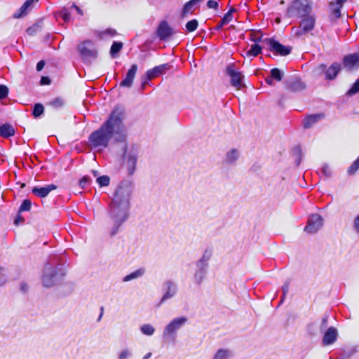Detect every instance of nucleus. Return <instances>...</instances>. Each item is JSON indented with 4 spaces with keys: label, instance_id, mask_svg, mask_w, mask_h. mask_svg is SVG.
<instances>
[{
    "label": "nucleus",
    "instance_id": "1",
    "mask_svg": "<svg viewBox=\"0 0 359 359\" xmlns=\"http://www.w3.org/2000/svg\"><path fill=\"white\" fill-rule=\"evenodd\" d=\"M124 116V109L116 106L107 119L89 135L88 142L90 147L93 149H104L109 146L112 137L116 142H126L127 134L123 123Z\"/></svg>",
    "mask_w": 359,
    "mask_h": 359
},
{
    "label": "nucleus",
    "instance_id": "2",
    "mask_svg": "<svg viewBox=\"0 0 359 359\" xmlns=\"http://www.w3.org/2000/svg\"><path fill=\"white\" fill-rule=\"evenodd\" d=\"M132 192V183L125 181L119 184L114 193L108 210L110 220L109 233L111 237L115 236L121 231L123 224L129 217Z\"/></svg>",
    "mask_w": 359,
    "mask_h": 359
},
{
    "label": "nucleus",
    "instance_id": "3",
    "mask_svg": "<svg viewBox=\"0 0 359 359\" xmlns=\"http://www.w3.org/2000/svg\"><path fill=\"white\" fill-rule=\"evenodd\" d=\"M66 275L64 264L57 257H53L44 265L41 281L45 287H51L60 283Z\"/></svg>",
    "mask_w": 359,
    "mask_h": 359
},
{
    "label": "nucleus",
    "instance_id": "4",
    "mask_svg": "<svg viewBox=\"0 0 359 359\" xmlns=\"http://www.w3.org/2000/svg\"><path fill=\"white\" fill-rule=\"evenodd\" d=\"M140 149L137 144H125L123 147L122 161L128 175H133L136 170Z\"/></svg>",
    "mask_w": 359,
    "mask_h": 359
},
{
    "label": "nucleus",
    "instance_id": "5",
    "mask_svg": "<svg viewBox=\"0 0 359 359\" xmlns=\"http://www.w3.org/2000/svg\"><path fill=\"white\" fill-rule=\"evenodd\" d=\"M212 256V251L206 249L201 257L195 263L196 269L194 274V281L200 285L206 277L209 267V261Z\"/></svg>",
    "mask_w": 359,
    "mask_h": 359
},
{
    "label": "nucleus",
    "instance_id": "6",
    "mask_svg": "<svg viewBox=\"0 0 359 359\" xmlns=\"http://www.w3.org/2000/svg\"><path fill=\"white\" fill-rule=\"evenodd\" d=\"M311 11V0H294L287 8L286 15L289 18H304Z\"/></svg>",
    "mask_w": 359,
    "mask_h": 359
},
{
    "label": "nucleus",
    "instance_id": "7",
    "mask_svg": "<svg viewBox=\"0 0 359 359\" xmlns=\"http://www.w3.org/2000/svg\"><path fill=\"white\" fill-rule=\"evenodd\" d=\"M188 319L185 316L177 317L172 319L164 328L163 337L166 340L175 341L177 332L185 325Z\"/></svg>",
    "mask_w": 359,
    "mask_h": 359
},
{
    "label": "nucleus",
    "instance_id": "8",
    "mask_svg": "<svg viewBox=\"0 0 359 359\" xmlns=\"http://www.w3.org/2000/svg\"><path fill=\"white\" fill-rule=\"evenodd\" d=\"M78 50L82 58V60L87 63L90 62L91 60H95L97 57V50L94 43L87 40L78 46Z\"/></svg>",
    "mask_w": 359,
    "mask_h": 359
},
{
    "label": "nucleus",
    "instance_id": "9",
    "mask_svg": "<svg viewBox=\"0 0 359 359\" xmlns=\"http://www.w3.org/2000/svg\"><path fill=\"white\" fill-rule=\"evenodd\" d=\"M163 296L161 298L158 306H161L168 300L175 297L178 292L177 283L172 280H166L162 284Z\"/></svg>",
    "mask_w": 359,
    "mask_h": 359
},
{
    "label": "nucleus",
    "instance_id": "10",
    "mask_svg": "<svg viewBox=\"0 0 359 359\" xmlns=\"http://www.w3.org/2000/svg\"><path fill=\"white\" fill-rule=\"evenodd\" d=\"M264 42L268 46V50L276 55L286 56L292 51L290 46H284L274 39L266 38Z\"/></svg>",
    "mask_w": 359,
    "mask_h": 359
},
{
    "label": "nucleus",
    "instance_id": "11",
    "mask_svg": "<svg viewBox=\"0 0 359 359\" xmlns=\"http://www.w3.org/2000/svg\"><path fill=\"white\" fill-rule=\"evenodd\" d=\"M226 74L230 77V83L233 87L240 90L244 86V75L242 72L236 69L235 65L233 63L229 64L226 66Z\"/></svg>",
    "mask_w": 359,
    "mask_h": 359
},
{
    "label": "nucleus",
    "instance_id": "12",
    "mask_svg": "<svg viewBox=\"0 0 359 359\" xmlns=\"http://www.w3.org/2000/svg\"><path fill=\"white\" fill-rule=\"evenodd\" d=\"M341 69V65L339 62H334L328 68H327V65L325 64H320L317 67V70L320 74H325V78L327 80H334Z\"/></svg>",
    "mask_w": 359,
    "mask_h": 359
},
{
    "label": "nucleus",
    "instance_id": "13",
    "mask_svg": "<svg viewBox=\"0 0 359 359\" xmlns=\"http://www.w3.org/2000/svg\"><path fill=\"white\" fill-rule=\"evenodd\" d=\"M324 219L318 214H312L307 220V224L304 227V231L308 233H317L323 226Z\"/></svg>",
    "mask_w": 359,
    "mask_h": 359
},
{
    "label": "nucleus",
    "instance_id": "14",
    "mask_svg": "<svg viewBox=\"0 0 359 359\" xmlns=\"http://www.w3.org/2000/svg\"><path fill=\"white\" fill-rule=\"evenodd\" d=\"M173 30L165 20L161 21L156 29L157 36L161 41H168L173 34Z\"/></svg>",
    "mask_w": 359,
    "mask_h": 359
},
{
    "label": "nucleus",
    "instance_id": "15",
    "mask_svg": "<svg viewBox=\"0 0 359 359\" xmlns=\"http://www.w3.org/2000/svg\"><path fill=\"white\" fill-rule=\"evenodd\" d=\"M302 21L300 22L299 30L297 31V35H302L306 34L314 29L316 19L313 15L309 14L306 17L301 18Z\"/></svg>",
    "mask_w": 359,
    "mask_h": 359
},
{
    "label": "nucleus",
    "instance_id": "16",
    "mask_svg": "<svg viewBox=\"0 0 359 359\" xmlns=\"http://www.w3.org/2000/svg\"><path fill=\"white\" fill-rule=\"evenodd\" d=\"M285 89L292 92H298L304 90L305 84L299 77L290 76L285 81Z\"/></svg>",
    "mask_w": 359,
    "mask_h": 359
},
{
    "label": "nucleus",
    "instance_id": "17",
    "mask_svg": "<svg viewBox=\"0 0 359 359\" xmlns=\"http://www.w3.org/2000/svg\"><path fill=\"white\" fill-rule=\"evenodd\" d=\"M138 69V66L133 64L128 70L125 78L121 81L119 86L122 88H130L133 84V81Z\"/></svg>",
    "mask_w": 359,
    "mask_h": 359
},
{
    "label": "nucleus",
    "instance_id": "18",
    "mask_svg": "<svg viewBox=\"0 0 359 359\" xmlns=\"http://www.w3.org/2000/svg\"><path fill=\"white\" fill-rule=\"evenodd\" d=\"M342 62L344 68L348 70L359 67V53L345 55L343 57Z\"/></svg>",
    "mask_w": 359,
    "mask_h": 359
},
{
    "label": "nucleus",
    "instance_id": "19",
    "mask_svg": "<svg viewBox=\"0 0 359 359\" xmlns=\"http://www.w3.org/2000/svg\"><path fill=\"white\" fill-rule=\"evenodd\" d=\"M56 189L57 186L53 184H48L45 187L36 186L32 189V193L39 198H46L50 192L55 190Z\"/></svg>",
    "mask_w": 359,
    "mask_h": 359
},
{
    "label": "nucleus",
    "instance_id": "20",
    "mask_svg": "<svg viewBox=\"0 0 359 359\" xmlns=\"http://www.w3.org/2000/svg\"><path fill=\"white\" fill-rule=\"evenodd\" d=\"M337 337L338 332L337 328L330 327L324 334L322 343L324 346L331 345L337 341Z\"/></svg>",
    "mask_w": 359,
    "mask_h": 359
},
{
    "label": "nucleus",
    "instance_id": "21",
    "mask_svg": "<svg viewBox=\"0 0 359 359\" xmlns=\"http://www.w3.org/2000/svg\"><path fill=\"white\" fill-rule=\"evenodd\" d=\"M203 0H189L183 6L180 16L182 18H186L189 14L194 13V11L199 7L200 3Z\"/></svg>",
    "mask_w": 359,
    "mask_h": 359
},
{
    "label": "nucleus",
    "instance_id": "22",
    "mask_svg": "<svg viewBox=\"0 0 359 359\" xmlns=\"http://www.w3.org/2000/svg\"><path fill=\"white\" fill-rule=\"evenodd\" d=\"M240 151L237 149H231L229 150L224 158V163L228 165H235L240 158Z\"/></svg>",
    "mask_w": 359,
    "mask_h": 359
},
{
    "label": "nucleus",
    "instance_id": "23",
    "mask_svg": "<svg viewBox=\"0 0 359 359\" xmlns=\"http://www.w3.org/2000/svg\"><path fill=\"white\" fill-rule=\"evenodd\" d=\"M168 64L156 66L146 72L147 80H151L154 78L162 74L168 69Z\"/></svg>",
    "mask_w": 359,
    "mask_h": 359
},
{
    "label": "nucleus",
    "instance_id": "24",
    "mask_svg": "<svg viewBox=\"0 0 359 359\" xmlns=\"http://www.w3.org/2000/svg\"><path fill=\"white\" fill-rule=\"evenodd\" d=\"M324 117L323 114H316L307 116L303 121L304 128H309Z\"/></svg>",
    "mask_w": 359,
    "mask_h": 359
},
{
    "label": "nucleus",
    "instance_id": "25",
    "mask_svg": "<svg viewBox=\"0 0 359 359\" xmlns=\"http://www.w3.org/2000/svg\"><path fill=\"white\" fill-rule=\"evenodd\" d=\"M15 133V128L9 123H3L0 126V136L4 138H8Z\"/></svg>",
    "mask_w": 359,
    "mask_h": 359
},
{
    "label": "nucleus",
    "instance_id": "26",
    "mask_svg": "<svg viewBox=\"0 0 359 359\" xmlns=\"http://www.w3.org/2000/svg\"><path fill=\"white\" fill-rule=\"evenodd\" d=\"M38 0H26L23 5L13 14L14 18H20L27 13L28 8L34 2Z\"/></svg>",
    "mask_w": 359,
    "mask_h": 359
},
{
    "label": "nucleus",
    "instance_id": "27",
    "mask_svg": "<svg viewBox=\"0 0 359 359\" xmlns=\"http://www.w3.org/2000/svg\"><path fill=\"white\" fill-rule=\"evenodd\" d=\"M145 273L144 268H140L135 271L126 275L123 278V282H128L132 280L137 279L144 276Z\"/></svg>",
    "mask_w": 359,
    "mask_h": 359
},
{
    "label": "nucleus",
    "instance_id": "28",
    "mask_svg": "<svg viewBox=\"0 0 359 359\" xmlns=\"http://www.w3.org/2000/svg\"><path fill=\"white\" fill-rule=\"evenodd\" d=\"M262 50V47L259 44L254 43L245 54L248 57H256L261 53Z\"/></svg>",
    "mask_w": 359,
    "mask_h": 359
},
{
    "label": "nucleus",
    "instance_id": "29",
    "mask_svg": "<svg viewBox=\"0 0 359 359\" xmlns=\"http://www.w3.org/2000/svg\"><path fill=\"white\" fill-rule=\"evenodd\" d=\"M44 113V107L41 103H36L32 109V115L35 118H39Z\"/></svg>",
    "mask_w": 359,
    "mask_h": 359
},
{
    "label": "nucleus",
    "instance_id": "30",
    "mask_svg": "<svg viewBox=\"0 0 359 359\" xmlns=\"http://www.w3.org/2000/svg\"><path fill=\"white\" fill-rule=\"evenodd\" d=\"M123 48V43L119 41H114L111 48H110V55L114 58L116 55L121 51Z\"/></svg>",
    "mask_w": 359,
    "mask_h": 359
},
{
    "label": "nucleus",
    "instance_id": "31",
    "mask_svg": "<svg viewBox=\"0 0 359 359\" xmlns=\"http://www.w3.org/2000/svg\"><path fill=\"white\" fill-rule=\"evenodd\" d=\"M270 76L276 81H280L284 76V72L278 68H273L270 71Z\"/></svg>",
    "mask_w": 359,
    "mask_h": 359
},
{
    "label": "nucleus",
    "instance_id": "32",
    "mask_svg": "<svg viewBox=\"0 0 359 359\" xmlns=\"http://www.w3.org/2000/svg\"><path fill=\"white\" fill-rule=\"evenodd\" d=\"M142 333L147 336H151L154 334L155 328L150 324H144L140 327Z\"/></svg>",
    "mask_w": 359,
    "mask_h": 359
},
{
    "label": "nucleus",
    "instance_id": "33",
    "mask_svg": "<svg viewBox=\"0 0 359 359\" xmlns=\"http://www.w3.org/2000/svg\"><path fill=\"white\" fill-rule=\"evenodd\" d=\"M266 38L263 39V36L262 34H260L259 32H252L250 33V39L255 42V43H263L264 44H266V43L264 42V40H265Z\"/></svg>",
    "mask_w": 359,
    "mask_h": 359
},
{
    "label": "nucleus",
    "instance_id": "34",
    "mask_svg": "<svg viewBox=\"0 0 359 359\" xmlns=\"http://www.w3.org/2000/svg\"><path fill=\"white\" fill-rule=\"evenodd\" d=\"M359 93V78L351 86L350 89L346 92V95L351 97Z\"/></svg>",
    "mask_w": 359,
    "mask_h": 359
},
{
    "label": "nucleus",
    "instance_id": "35",
    "mask_svg": "<svg viewBox=\"0 0 359 359\" xmlns=\"http://www.w3.org/2000/svg\"><path fill=\"white\" fill-rule=\"evenodd\" d=\"M198 26V22L196 19H193V20L187 22V24L185 25L187 31L188 32H192L195 31L197 29Z\"/></svg>",
    "mask_w": 359,
    "mask_h": 359
},
{
    "label": "nucleus",
    "instance_id": "36",
    "mask_svg": "<svg viewBox=\"0 0 359 359\" xmlns=\"http://www.w3.org/2000/svg\"><path fill=\"white\" fill-rule=\"evenodd\" d=\"M48 104L55 109H59L64 105V100L61 97H55L50 101Z\"/></svg>",
    "mask_w": 359,
    "mask_h": 359
},
{
    "label": "nucleus",
    "instance_id": "37",
    "mask_svg": "<svg viewBox=\"0 0 359 359\" xmlns=\"http://www.w3.org/2000/svg\"><path fill=\"white\" fill-rule=\"evenodd\" d=\"M59 15L65 22H69L71 19V13L67 8H63L60 11Z\"/></svg>",
    "mask_w": 359,
    "mask_h": 359
},
{
    "label": "nucleus",
    "instance_id": "38",
    "mask_svg": "<svg viewBox=\"0 0 359 359\" xmlns=\"http://www.w3.org/2000/svg\"><path fill=\"white\" fill-rule=\"evenodd\" d=\"M231 21V20L230 19L229 14H224L223 18L221 19L220 22L216 26L215 30L218 31L221 29L224 25H227Z\"/></svg>",
    "mask_w": 359,
    "mask_h": 359
},
{
    "label": "nucleus",
    "instance_id": "39",
    "mask_svg": "<svg viewBox=\"0 0 359 359\" xmlns=\"http://www.w3.org/2000/svg\"><path fill=\"white\" fill-rule=\"evenodd\" d=\"M32 207V202L29 199H25L22 201L21 203L18 212H24V211H29L31 209Z\"/></svg>",
    "mask_w": 359,
    "mask_h": 359
},
{
    "label": "nucleus",
    "instance_id": "40",
    "mask_svg": "<svg viewBox=\"0 0 359 359\" xmlns=\"http://www.w3.org/2000/svg\"><path fill=\"white\" fill-rule=\"evenodd\" d=\"M228 356L229 351L227 350L221 348L217 351L213 359H227Z\"/></svg>",
    "mask_w": 359,
    "mask_h": 359
},
{
    "label": "nucleus",
    "instance_id": "41",
    "mask_svg": "<svg viewBox=\"0 0 359 359\" xmlns=\"http://www.w3.org/2000/svg\"><path fill=\"white\" fill-rule=\"evenodd\" d=\"M110 179L107 175H102L97 178V182L100 187L109 184Z\"/></svg>",
    "mask_w": 359,
    "mask_h": 359
},
{
    "label": "nucleus",
    "instance_id": "42",
    "mask_svg": "<svg viewBox=\"0 0 359 359\" xmlns=\"http://www.w3.org/2000/svg\"><path fill=\"white\" fill-rule=\"evenodd\" d=\"M289 287H290V282H289V280H287L282 286L281 290H282V292H283V294L281 296L279 304H283V302H284V300H285V299L286 297V295H287V292H289Z\"/></svg>",
    "mask_w": 359,
    "mask_h": 359
},
{
    "label": "nucleus",
    "instance_id": "43",
    "mask_svg": "<svg viewBox=\"0 0 359 359\" xmlns=\"http://www.w3.org/2000/svg\"><path fill=\"white\" fill-rule=\"evenodd\" d=\"M293 153L296 156V165L298 166L300 164L301 158H302V149L300 146H296L293 149Z\"/></svg>",
    "mask_w": 359,
    "mask_h": 359
},
{
    "label": "nucleus",
    "instance_id": "44",
    "mask_svg": "<svg viewBox=\"0 0 359 359\" xmlns=\"http://www.w3.org/2000/svg\"><path fill=\"white\" fill-rule=\"evenodd\" d=\"M359 169V157L353 162L348 169V173L349 175H353Z\"/></svg>",
    "mask_w": 359,
    "mask_h": 359
},
{
    "label": "nucleus",
    "instance_id": "45",
    "mask_svg": "<svg viewBox=\"0 0 359 359\" xmlns=\"http://www.w3.org/2000/svg\"><path fill=\"white\" fill-rule=\"evenodd\" d=\"M321 172L327 178L330 177L332 175V170L327 164H324L322 166Z\"/></svg>",
    "mask_w": 359,
    "mask_h": 359
},
{
    "label": "nucleus",
    "instance_id": "46",
    "mask_svg": "<svg viewBox=\"0 0 359 359\" xmlns=\"http://www.w3.org/2000/svg\"><path fill=\"white\" fill-rule=\"evenodd\" d=\"M116 34H117V32L115 29L109 28V29H107L106 30L102 32L100 34V38H104V36H109L112 37V36H116Z\"/></svg>",
    "mask_w": 359,
    "mask_h": 359
},
{
    "label": "nucleus",
    "instance_id": "47",
    "mask_svg": "<svg viewBox=\"0 0 359 359\" xmlns=\"http://www.w3.org/2000/svg\"><path fill=\"white\" fill-rule=\"evenodd\" d=\"M91 179L89 176L83 177L79 182L81 188L84 189L86 187L90 184Z\"/></svg>",
    "mask_w": 359,
    "mask_h": 359
},
{
    "label": "nucleus",
    "instance_id": "48",
    "mask_svg": "<svg viewBox=\"0 0 359 359\" xmlns=\"http://www.w3.org/2000/svg\"><path fill=\"white\" fill-rule=\"evenodd\" d=\"M132 356V352L126 348L122 350L118 354V359H128Z\"/></svg>",
    "mask_w": 359,
    "mask_h": 359
},
{
    "label": "nucleus",
    "instance_id": "49",
    "mask_svg": "<svg viewBox=\"0 0 359 359\" xmlns=\"http://www.w3.org/2000/svg\"><path fill=\"white\" fill-rule=\"evenodd\" d=\"M8 88L4 85H0V100H3L8 96Z\"/></svg>",
    "mask_w": 359,
    "mask_h": 359
},
{
    "label": "nucleus",
    "instance_id": "50",
    "mask_svg": "<svg viewBox=\"0 0 359 359\" xmlns=\"http://www.w3.org/2000/svg\"><path fill=\"white\" fill-rule=\"evenodd\" d=\"M7 281L6 274L3 268L0 267V287L3 286Z\"/></svg>",
    "mask_w": 359,
    "mask_h": 359
},
{
    "label": "nucleus",
    "instance_id": "51",
    "mask_svg": "<svg viewBox=\"0 0 359 359\" xmlns=\"http://www.w3.org/2000/svg\"><path fill=\"white\" fill-rule=\"evenodd\" d=\"M207 7L217 11L219 9V4L215 0H208L207 2Z\"/></svg>",
    "mask_w": 359,
    "mask_h": 359
},
{
    "label": "nucleus",
    "instance_id": "52",
    "mask_svg": "<svg viewBox=\"0 0 359 359\" xmlns=\"http://www.w3.org/2000/svg\"><path fill=\"white\" fill-rule=\"evenodd\" d=\"M331 7H332V13L334 15L335 18H340L341 7H339L337 6H331Z\"/></svg>",
    "mask_w": 359,
    "mask_h": 359
},
{
    "label": "nucleus",
    "instance_id": "53",
    "mask_svg": "<svg viewBox=\"0 0 359 359\" xmlns=\"http://www.w3.org/2000/svg\"><path fill=\"white\" fill-rule=\"evenodd\" d=\"M50 79L48 76H42L40 80V83L41 85H49L50 84Z\"/></svg>",
    "mask_w": 359,
    "mask_h": 359
},
{
    "label": "nucleus",
    "instance_id": "54",
    "mask_svg": "<svg viewBox=\"0 0 359 359\" xmlns=\"http://www.w3.org/2000/svg\"><path fill=\"white\" fill-rule=\"evenodd\" d=\"M353 228L355 231L359 233V215L354 219Z\"/></svg>",
    "mask_w": 359,
    "mask_h": 359
},
{
    "label": "nucleus",
    "instance_id": "55",
    "mask_svg": "<svg viewBox=\"0 0 359 359\" xmlns=\"http://www.w3.org/2000/svg\"><path fill=\"white\" fill-rule=\"evenodd\" d=\"M45 65H46V62H45V61H44V60H40V61L36 64V70H37L38 72L41 71V70L43 69V67H44Z\"/></svg>",
    "mask_w": 359,
    "mask_h": 359
},
{
    "label": "nucleus",
    "instance_id": "56",
    "mask_svg": "<svg viewBox=\"0 0 359 359\" xmlns=\"http://www.w3.org/2000/svg\"><path fill=\"white\" fill-rule=\"evenodd\" d=\"M347 0H336V2H332L330 3V6H337L339 7H342L343 4Z\"/></svg>",
    "mask_w": 359,
    "mask_h": 359
},
{
    "label": "nucleus",
    "instance_id": "57",
    "mask_svg": "<svg viewBox=\"0 0 359 359\" xmlns=\"http://www.w3.org/2000/svg\"><path fill=\"white\" fill-rule=\"evenodd\" d=\"M327 316H324L322 319L321 325H320V330H323L325 329L327 325Z\"/></svg>",
    "mask_w": 359,
    "mask_h": 359
},
{
    "label": "nucleus",
    "instance_id": "58",
    "mask_svg": "<svg viewBox=\"0 0 359 359\" xmlns=\"http://www.w3.org/2000/svg\"><path fill=\"white\" fill-rule=\"evenodd\" d=\"M149 80H147L146 74L144 75V79H142V82L141 84V90H143L145 88V86L148 84Z\"/></svg>",
    "mask_w": 359,
    "mask_h": 359
},
{
    "label": "nucleus",
    "instance_id": "59",
    "mask_svg": "<svg viewBox=\"0 0 359 359\" xmlns=\"http://www.w3.org/2000/svg\"><path fill=\"white\" fill-rule=\"evenodd\" d=\"M273 80L274 79L271 76H269L265 79V82L269 86H273Z\"/></svg>",
    "mask_w": 359,
    "mask_h": 359
},
{
    "label": "nucleus",
    "instance_id": "60",
    "mask_svg": "<svg viewBox=\"0 0 359 359\" xmlns=\"http://www.w3.org/2000/svg\"><path fill=\"white\" fill-rule=\"evenodd\" d=\"M72 8H74L78 14H79L81 15H82L83 14V11L79 6H77L75 4H72Z\"/></svg>",
    "mask_w": 359,
    "mask_h": 359
},
{
    "label": "nucleus",
    "instance_id": "61",
    "mask_svg": "<svg viewBox=\"0 0 359 359\" xmlns=\"http://www.w3.org/2000/svg\"><path fill=\"white\" fill-rule=\"evenodd\" d=\"M236 11V9L234 8H231L229 11L226 14H229L230 19L232 20L233 19V13Z\"/></svg>",
    "mask_w": 359,
    "mask_h": 359
},
{
    "label": "nucleus",
    "instance_id": "62",
    "mask_svg": "<svg viewBox=\"0 0 359 359\" xmlns=\"http://www.w3.org/2000/svg\"><path fill=\"white\" fill-rule=\"evenodd\" d=\"M103 313H104V307L102 306L100 308V316H99V317L97 318V321H100L101 320V318H102V317L103 316Z\"/></svg>",
    "mask_w": 359,
    "mask_h": 359
},
{
    "label": "nucleus",
    "instance_id": "63",
    "mask_svg": "<svg viewBox=\"0 0 359 359\" xmlns=\"http://www.w3.org/2000/svg\"><path fill=\"white\" fill-rule=\"evenodd\" d=\"M20 220H23V218L20 217V215H18V217L15 219V224H18Z\"/></svg>",
    "mask_w": 359,
    "mask_h": 359
},
{
    "label": "nucleus",
    "instance_id": "64",
    "mask_svg": "<svg viewBox=\"0 0 359 359\" xmlns=\"http://www.w3.org/2000/svg\"><path fill=\"white\" fill-rule=\"evenodd\" d=\"M151 356V353H147L142 359H149Z\"/></svg>",
    "mask_w": 359,
    "mask_h": 359
}]
</instances>
